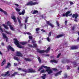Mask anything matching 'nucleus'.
Wrapping results in <instances>:
<instances>
[{"mask_svg": "<svg viewBox=\"0 0 79 79\" xmlns=\"http://www.w3.org/2000/svg\"><path fill=\"white\" fill-rule=\"evenodd\" d=\"M2 45L3 46H4V45H5L4 44V43H2Z\"/></svg>", "mask_w": 79, "mask_h": 79, "instance_id": "338daca9", "label": "nucleus"}, {"mask_svg": "<svg viewBox=\"0 0 79 79\" xmlns=\"http://www.w3.org/2000/svg\"><path fill=\"white\" fill-rule=\"evenodd\" d=\"M50 50V47H49L45 51L44 50H40L37 49V51L38 52H39V53H44V52L48 53V52H49V50Z\"/></svg>", "mask_w": 79, "mask_h": 79, "instance_id": "20e7f679", "label": "nucleus"}, {"mask_svg": "<svg viewBox=\"0 0 79 79\" xmlns=\"http://www.w3.org/2000/svg\"><path fill=\"white\" fill-rule=\"evenodd\" d=\"M52 69L53 70V71H57V69L55 68H53Z\"/></svg>", "mask_w": 79, "mask_h": 79, "instance_id": "a18cd8bd", "label": "nucleus"}, {"mask_svg": "<svg viewBox=\"0 0 79 79\" xmlns=\"http://www.w3.org/2000/svg\"><path fill=\"white\" fill-rule=\"evenodd\" d=\"M19 15H22V13L21 12H19Z\"/></svg>", "mask_w": 79, "mask_h": 79, "instance_id": "bf43d9fd", "label": "nucleus"}, {"mask_svg": "<svg viewBox=\"0 0 79 79\" xmlns=\"http://www.w3.org/2000/svg\"><path fill=\"white\" fill-rule=\"evenodd\" d=\"M8 50H9L10 49V50H11V51H12L13 52H14L15 51V49L13 48L10 46V45H9V46L7 47Z\"/></svg>", "mask_w": 79, "mask_h": 79, "instance_id": "2eb2a0df", "label": "nucleus"}, {"mask_svg": "<svg viewBox=\"0 0 79 79\" xmlns=\"http://www.w3.org/2000/svg\"><path fill=\"white\" fill-rule=\"evenodd\" d=\"M73 4H74V3L73 2H70V5H73Z\"/></svg>", "mask_w": 79, "mask_h": 79, "instance_id": "3c124183", "label": "nucleus"}, {"mask_svg": "<svg viewBox=\"0 0 79 79\" xmlns=\"http://www.w3.org/2000/svg\"><path fill=\"white\" fill-rule=\"evenodd\" d=\"M58 61H56L55 60H51V63H57Z\"/></svg>", "mask_w": 79, "mask_h": 79, "instance_id": "5701e85b", "label": "nucleus"}, {"mask_svg": "<svg viewBox=\"0 0 79 79\" xmlns=\"http://www.w3.org/2000/svg\"><path fill=\"white\" fill-rule=\"evenodd\" d=\"M0 29L1 31H2V32H3V30H2V29L1 27H0Z\"/></svg>", "mask_w": 79, "mask_h": 79, "instance_id": "4d7b16f0", "label": "nucleus"}, {"mask_svg": "<svg viewBox=\"0 0 79 79\" xmlns=\"http://www.w3.org/2000/svg\"><path fill=\"white\" fill-rule=\"evenodd\" d=\"M52 35V32H49V34H48V37L46 39V40L48 42H50V40H51V39L50 38V37L51 36V35Z\"/></svg>", "mask_w": 79, "mask_h": 79, "instance_id": "1a4fd4ad", "label": "nucleus"}, {"mask_svg": "<svg viewBox=\"0 0 79 79\" xmlns=\"http://www.w3.org/2000/svg\"><path fill=\"white\" fill-rule=\"evenodd\" d=\"M75 26H73L72 29V30H74V29L75 28Z\"/></svg>", "mask_w": 79, "mask_h": 79, "instance_id": "8fccbe9b", "label": "nucleus"}, {"mask_svg": "<svg viewBox=\"0 0 79 79\" xmlns=\"http://www.w3.org/2000/svg\"><path fill=\"white\" fill-rule=\"evenodd\" d=\"M46 71L47 72H48V74H50L53 73V71L51 69H48L46 70Z\"/></svg>", "mask_w": 79, "mask_h": 79, "instance_id": "ddd939ff", "label": "nucleus"}, {"mask_svg": "<svg viewBox=\"0 0 79 79\" xmlns=\"http://www.w3.org/2000/svg\"><path fill=\"white\" fill-rule=\"evenodd\" d=\"M29 39H30V40H32V37L31 36H29Z\"/></svg>", "mask_w": 79, "mask_h": 79, "instance_id": "a19ab883", "label": "nucleus"}, {"mask_svg": "<svg viewBox=\"0 0 79 79\" xmlns=\"http://www.w3.org/2000/svg\"><path fill=\"white\" fill-rule=\"evenodd\" d=\"M0 55H3V53L0 51Z\"/></svg>", "mask_w": 79, "mask_h": 79, "instance_id": "69168bd1", "label": "nucleus"}, {"mask_svg": "<svg viewBox=\"0 0 79 79\" xmlns=\"http://www.w3.org/2000/svg\"><path fill=\"white\" fill-rule=\"evenodd\" d=\"M32 43H35V42H36V41H35L34 40L32 41Z\"/></svg>", "mask_w": 79, "mask_h": 79, "instance_id": "0e129e2a", "label": "nucleus"}, {"mask_svg": "<svg viewBox=\"0 0 79 79\" xmlns=\"http://www.w3.org/2000/svg\"><path fill=\"white\" fill-rule=\"evenodd\" d=\"M43 68H45V69H50V67H48L46 66L42 65L41 66V67L38 69V71H40L41 69H43Z\"/></svg>", "mask_w": 79, "mask_h": 79, "instance_id": "39448f33", "label": "nucleus"}, {"mask_svg": "<svg viewBox=\"0 0 79 79\" xmlns=\"http://www.w3.org/2000/svg\"><path fill=\"white\" fill-rule=\"evenodd\" d=\"M6 63V59H4V60H3V61L2 62V66H3V65H4V64H5Z\"/></svg>", "mask_w": 79, "mask_h": 79, "instance_id": "6ab92c4d", "label": "nucleus"}, {"mask_svg": "<svg viewBox=\"0 0 79 79\" xmlns=\"http://www.w3.org/2000/svg\"><path fill=\"white\" fill-rule=\"evenodd\" d=\"M20 75H21V76H25V75L23 74V73L21 74Z\"/></svg>", "mask_w": 79, "mask_h": 79, "instance_id": "6e6d98bb", "label": "nucleus"}, {"mask_svg": "<svg viewBox=\"0 0 79 79\" xmlns=\"http://www.w3.org/2000/svg\"><path fill=\"white\" fill-rule=\"evenodd\" d=\"M74 65L75 66V67H76L77 66V64H76V63H74Z\"/></svg>", "mask_w": 79, "mask_h": 79, "instance_id": "052dcab7", "label": "nucleus"}, {"mask_svg": "<svg viewBox=\"0 0 79 79\" xmlns=\"http://www.w3.org/2000/svg\"><path fill=\"white\" fill-rule=\"evenodd\" d=\"M6 42H8V38H6Z\"/></svg>", "mask_w": 79, "mask_h": 79, "instance_id": "774afa93", "label": "nucleus"}, {"mask_svg": "<svg viewBox=\"0 0 79 79\" xmlns=\"http://www.w3.org/2000/svg\"><path fill=\"white\" fill-rule=\"evenodd\" d=\"M71 11H67L65 13H64L62 15V16H63L64 17H68V16H71L73 14H72L71 13ZM69 14H70L69 15Z\"/></svg>", "mask_w": 79, "mask_h": 79, "instance_id": "7ed1b4c3", "label": "nucleus"}, {"mask_svg": "<svg viewBox=\"0 0 79 79\" xmlns=\"http://www.w3.org/2000/svg\"><path fill=\"white\" fill-rule=\"evenodd\" d=\"M24 34H27L29 35H31V34L29 32H24Z\"/></svg>", "mask_w": 79, "mask_h": 79, "instance_id": "cd10ccee", "label": "nucleus"}, {"mask_svg": "<svg viewBox=\"0 0 79 79\" xmlns=\"http://www.w3.org/2000/svg\"><path fill=\"white\" fill-rule=\"evenodd\" d=\"M11 66V64L10 63H7V65L6 66V68H8L9 67H10Z\"/></svg>", "mask_w": 79, "mask_h": 79, "instance_id": "412c9836", "label": "nucleus"}, {"mask_svg": "<svg viewBox=\"0 0 79 79\" xmlns=\"http://www.w3.org/2000/svg\"><path fill=\"white\" fill-rule=\"evenodd\" d=\"M11 19L13 20L15 23H16V22H17V21H16V17L15 16L13 15L11 16Z\"/></svg>", "mask_w": 79, "mask_h": 79, "instance_id": "f3484780", "label": "nucleus"}, {"mask_svg": "<svg viewBox=\"0 0 79 79\" xmlns=\"http://www.w3.org/2000/svg\"><path fill=\"white\" fill-rule=\"evenodd\" d=\"M64 77L65 78H67V74H66L64 76Z\"/></svg>", "mask_w": 79, "mask_h": 79, "instance_id": "680f3d73", "label": "nucleus"}, {"mask_svg": "<svg viewBox=\"0 0 79 79\" xmlns=\"http://www.w3.org/2000/svg\"><path fill=\"white\" fill-rule=\"evenodd\" d=\"M39 4L38 2H33L32 1H30L29 2H28L27 4V5L29 6H33L34 5H37Z\"/></svg>", "mask_w": 79, "mask_h": 79, "instance_id": "f03ea898", "label": "nucleus"}, {"mask_svg": "<svg viewBox=\"0 0 79 79\" xmlns=\"http://www.w3.org/2000/svg\"><path fill=\"white\" fill-rule=\"evenodd\" d=\"M33 46H32L31 44H28V46L29 47H37V44H33Z\"/></svg>", "mask_w": 79, "mask_h": 79, "instance_id": "dca6fc26", "label": "nucleus"}, {"mask_svg": "<svg viewBox=\"0 0 79 79\" xmlns=\"http://www.w3.org/2000/svg\"><path fill=\"white\" fill-rule=\"evenodd\" d=\"M16 10L17 11L19 12V11H20L21 9H20L16 8Z\"/></svg>", "mask_w": 79, "mask_h": 79, "instance_id": "4c0bfd02", "label": "nucleus"}, {"mask_svg": "<svg viewBox=\"0 0 79 79\" xmlns=\"http://www.w3.org/2000/svg\"><path fill=\"white\" fill-rule=\"evenodd\" d=\"M24 13H25V10L23 9L22 12V14L23 15H24Z\"/></svg>", "mask_w": 79, "mask_h": 79, "instance_id": "473e14b6", "label": "nucleus"}, {"mask_svg": "<svg viewBox=\"0 0 79 79\" xmlns=\"http://www.w3.org/2000/svg\"><path fill=\"white\" fill-rule=\"evenodd\" d=\"M5 32L6 34H10V35L11 34V31L8 32L7 31H5Z\"/></svg>", "mask_w": 79, "mask_h": 79, "instance_id": "c85d7f7f", "label": "nucleus"}, {"mask_svg": "<svg viewBox=\"0 0 79 79\" xmlns=\"http://www.w3.org/2000/svg\"><path fill=\"white\" fill-rule=\"evenodd\" d=\"M64 23L65 26H67L66 24H67V23H68V21H67V20H66L65 21Z\"/></svg>", "mask_w": 79, "mask_h": 79, "instance_id": "79ce46f5", "label": "nucleus"}, {"mask_svg": "<svg viewBox=\"0 0 79 79\" xmlns=\"http://www.w3.org/2000/svg\"><path fill=\"white\" fill-rule=\"evenodd\" d=\"M66 61L67 63H69V61L68 59H67L66 60Z\"/></svg>", "mask_w": 79, "mask_h": 79, "instance_id": "5fc2aeb1", "label": "nucleus"}, {"mask_svg": "<svg viewBox=\"0 0 79 79\" xmlns=\"http://www.w3.org/2000/svg\"><path fill=\"white\" fill-rule=\"evenodd\" d=\"M45 70L44 69H42L41 71H40V74L41 73H45Z\"/></svg>", "mask_w": 79, "mask_h": 79, "instance_id": "c9c22d12", "label": "nucleus"}, {"mask_svg": "<svg viewBox=\"0 0 79 79\" xmlns=\"http://www.w3.org/2000/svg\"><path fill=\"white\" fill-rule=\"evenodd\" d=\"M7 24L8 26H10V29H11L12 31H15V29H14L13 27H12V26L11 25V23H10V22H7Z\"/></svg>", "mask_w": 79, "mask_h": 79, "instance_id": "6e6552de", "label": "nucleus"}, {"mask_svg": "<svg viewBox=\"0 0 79 79\" xmlns=\"http://www.w3.org/2000/svg\"><path fill=\"white\" fill-rule=\"evenodd\" d=\"M18 74V72H15V73H14L12 75V76H15L16 74Z\"/></svg>", "mask_w": 79, "mask_h": 79, "instance_id": "7c9ffc66", "label": "nucleus"}, {"mask_svg": "<svg viewBox=\"0 0 79 79\" xmlns=\"http://www.w3.org/2000/svg\"><path fill=\"white\" fill-rule=\"evenodd\" d=\"M18 21L19 23V24H21V20L19 19V18H17Z\"/></svg>", "mask_w": 79, "mask_h": 79, "instance_id": "2f4dec72", "label": "nucleus"}, {"mask_svg": "<svg viewBox=\"0 0 79 79\" xmlns=\"http://www.w3.org/2000/svg\"><path fill=\"white\" fill-rule=\"evenodd\" d=\"M72 18H75V20H74L75 21L77 22V20H76L77 19V17H78V15L77 14H73L72 16Z\"/></svg>", "mask_w": 79, "mask_h": 79, "instance_id": "9b49d317", "label": "nucleus"}, {"mask_svg": "<svg viewBox=\"0 0 79 79\" xmlns=\"http://www.w3.org/2000/svg\"><path fill=\"white\" fill-rule=\"evenodd\" d=\"M40 29V28H37L36 29V31H39Z\"/></svg>", "mask_w": 79, "mask_h": 79, "instance_id": "c03bdc74", "label": "nucleus"}, {"mask_svg": "<svg viewBox=\"0 0 79 79\" xmlns=\"http://www.w3.org/2000/svg\"><path fill=\"white\" fill-rule=\"evenodd\" d=\"M25 29H26V24H25Z\"/></svg>", "mask_w": 79, "mask_h": 79, "instance_id": "e2e57ef3", "label": "nucleus"}, {"mask_svg": "<svg viewBox=\"0 0 79 79\" xmlns=\"http://www.w3.org/2000/svg\"><path fill=\"white\" fill-rule=\"evenodd\" d=\"M0 11L2 12L5 15H7V13H6V12L3 10L1 8H0Z\"/></svg>", "mask_w": 79, "mask_h": 79, "instance_id": "a211bd4d", "label": "nucleus"}, {"mask_svg": "<svg viewBox=\"0 0 79 79\" xmlns=\"http://www.w3.org/2000/svg\"><path fill=\"white\" fill-rule=\"evenodd\" d=\"M36 71L32 69H28V73H35Z\"/></svg>", "mask_w": 79, "mask_h": 79, "instance_id": "9d476101", "label": "nucleus"}, {"mask_svg": "<svg viewBox=\"0 0 79 79\" xmlns=\"http://www.w3.org/2000/svg\"><path fill=\"white\" fill-rule=\"evenodd\" d=\"M24 60H25L26 61H32V60L30 59L27 58H25L24 59Z\"/></svg>", "mask_w": 79, "mask_h": 79, "instance_id": "4be33fe9", "label": "nucleus"}, {"mask_svg": "<svg viewBox=\"0 0 79 79\" xmlns=\"http://www.w3.org/2000/svg\"><path fill=\"white\" fill-rule=\"evenodd\" d=\"M63 35H58L56 36V38H60V37H63Z\"/></svg>", "mask_w": 79, "mask_h": 79, "instance_id": "b1692460", "label": "nucleus"}, {"mask_svg": "<svg viewBox=\"0 0 79 79\" xmlns=\"http://www.w3.org/2000/svg\"><path fill=\"white\" fill-rule=\"evenodd\" d=\"M41 43H42L41 41V40H40L38 42V43L40 44H41Z\"/></svg>", "mask_w": 79, "mask_h": 79, "instance_id": "864d4df0", "label": "nucleus"}, {"mask_svg": "<svg viewBox=\"0 0 79 79\" xmlns=\"http://www.w3.org/2000/svg\"><path fill=\"white\" fill-rule=\"evenodd\" d=\"M27 19H28V17H27L26 18L25 20V23H27Z\"/></svg>", "mask_w": 79, "mask_h": 79, "instance_id": "58836bf2", "label": "nucleus"}, {"mask_svg": "<svg viewBox=\"0 0 79 79\" xmlns=\"http://www.w3.org/2000/svg\"><path fill=\"white\" fill-rule=\"evenodd\" d=\"M14 66H16L18 64V63H15L14 64Z\"/></svg>", "mask_w": 79, "mask_h": 79, "instance_id": "ea45409f", "label": "nucleus"}, {"mask_svg": "<svg viewBox=\"0 0 79 79\" xmlns=\"http://www.w3.org/2000/svg\"><path fill=\"white\" fill-rule=\"evenodd\" d=\"M61 55V54H58V55H57V58H59V57H60V56Z\"/></svg>", "mask_w": 79, "mask_h": 79, "instance_id": "49530a36", "label": "nucleus"}, {"mask_svg": "<svg viewBox=\"0 0 79 79\" xmlns=\"http://www.w3.org/2000/svg\"><path fill=\"white\" fill-rule=\"evenodd\" d=\"M56 23L58 26H60V24H59V23H58V21L56 22Z\"/></svg>", "mask_w": 79, "mask_h": 79, "instance_id": "37998d69", "label": "nucleus"}, {"mask_svg": "<svg viewBox=\"0 0 79 79\" xmlns=\"http://www.w3.org/2000/svg\"><path fill=\"white\" fill-rule=\"evenodd\" d=\"M14 44L17 45V47L20 48H23V46L19 45V44H20L21 45H26L27 44V42H19L16 39H14Z\"/></svg>", "mask_w": 79, "mask_h": 79, "instance_id": "f257e3e1", "label": "nucleus"}, {"mask_svg": "<svg viewBox=\"0 0 79 79\" xmlns=\"http://www.w3.org/2000/svg\"><path fill=\"white\" fill-rule=\"evenodd\" d=\"M23 24L21 23H19V25H20V27H22V26H23Z\"/></svg>", "mask_w": 79, "mask_h": 79, "instance_id": "de8ad7c7", "label": "nucleus"}, {"mask_svg": "<svg viewBox=\"0 0 79 79\" xmlns=\"http://www.w3.org/2000/svg\"><path fill=\"white\" fill-rule=\"evenodd\" d=\"M38 13V11L37 10H34L32 13V14L35 15V14H36V13Z\"/></svg>", "mask_w": 79, "mask_h": 79, "instance_id": "c756f323", "label": "nucleus"}, {"mask_svg": "<svg viewBox=\"0 0 79 79\" xmlns=\"http://www.w3.org/2000/svg\"><path fill=\"white\" fill-rule=\"evenodd\" d=\"M14 58L15 60H16L17 61H18L19 60V59L16 56H14Z\"/></svg>", "mask_w": 79, "mask_h": 79, "instance_id": "bb28decb", "label": "nucleus"}, {"mask_svg": "<svg viewBox=\"0 0 79 79\" xmlns=\"http://www.w3.org/2000/svg\"><path fill=\"white\" fill-rule=\"evenodd\" d=\"M79 48V45L77 46H72L71 48V50H76Z\"/></svg>", "mask_w": 79, "mask_h": 79, "instance_id": "0eeeda50", "label": "nucleus"}, {"mask_svg": "<svg viewBox=\"0 0 79 79\" xmlns=\"http://www.w3.org/2000/svg\"><path fill=\"white\" fill-rule=\"evenodd\" d=\"M18 70L19 71H20L21 70V71H23V72H24V73H28V69L26 70L25 69H22L20 68H18Z\"/></svg>", "mask_w": 79, "mask_h": 79, "instance_id": "423d86ee", "label": "nucleus"}, {"mask_svg": "<svg viewBox=\"0 0 79 79\" xmlns=\"http://www.w3.org/2000/svg\"><path fill=\"white\" fill-rule=\"evenodd\" d=\"M46 23L47 24H48V25H49L50 26H51L52 27H54V25H53V24H52L51 23H50V22L47 21Z\"/></svg>", "mask_w": 79, "mask_h": 79, "instance_id": "4468645a", "label": "nucleus"}, {"mask_svg": "<svg viewBox=\"0 0 79 79\" xmlns=\"http://www.w3.org/2000/svg\"><path fill=\"white\" fill-rule=\"evenodd\" d=\"M15 6H19V5H18V4H15Z\"/></svg>", "mask_w": 79, "mask_h": 79, "instance_id": "13d9d810", "label": "nucleus"}, {"mask_svg": "<svg viewBox=\"0 0 79 79\" xmlns=\"http://www.w3.org/2000/svg\"><path fill=\"white\" fill-rule=\"evenodd\" d=\"M43 75L44 76H42L41 77H42V79H44H44H45V76H46V74H43Z\"/></svg>", "mask_w": 79, "mask_h": 79, "instance_id": "a878e982", "label": "nucleus"}, {"mask_svg": "<svg viewBox=\"0 0 79 79\" xmlns=\"http://www.w3.org/2000/svg\"><path fill=\"white\" fill-rule=\"evenodd\" d=\"M50 56V55L48 54L46 55L45 56Z\"/></svg>", "mask_w": 79, "mask_h": 79, "instance_id": "603ef678", "label": "nucleus"}, {"mask_svg": "<svg viewBox=\"0 0 79 79\" xmlns=\"http://www.w3.org/2000/svg\"><path fill=\"white\" fill-rule=\"evenodd\" d=\"M38 60H39V62H40V63H41V60H40V57H38Z\"/></svg>", "mask_w": 79, "mask_h": 79, "instance_id": "e433bc0d", "label": "nucleus"}, {"mask_svg": "<svg viewBox=\"0 0 79 79\" xmlns=\"http://www.w3.org/2000/svg\"><path fill=\"white\" fill-rule=\"evenodd\" d=\"M6 74L4 75V77L8 75V73H9V71H8L7 72H6Z\"/></svg>", "mask_w": 79, "mask_h": 79, "instance_id": "72a5a7b5", "label": "nucleus"}, {"mask_svg": "<svg viewBox=\"0 0 79 79\" xmlns=\"http://www.w3.org/2000/svg\"><path fill=\"white\" fill-rule=\"evenodd\" d=\"M2 35L3 36V37H4V39H6V38H7V37H6V35H5V34L3 33Z\"/></svg>", "mask_w": 79, "mask_h": 79, "instance_id": "f704fd0d", "label": "nucleus"}, {"mask_svg": "<svg viewBox=\"0 0 79 79\" xmlns=\"http://www.w3.org/2000/svg\"><path fill=\"white\" fill-rule=\"evenodd\" d=\"M16 56H21V57L23 56V55L21 54V53L19 52L18 51L16 52Z\"/></svg>", "mask_w": 79, "mask_h": 79, "instance_id": "f8f14e48", "label": "nucleus"}, {"mask_svg": "<svg viewBox=\"0 0 79 79\" xmlns=\"http://www.w3.org/2000/svg\"><path fill=\"white\" fill-rule=\"evenodd\" d=\"M62 71H61L60 72H59L55 74V76H59V75H61V72Z\"/></svg>", "mask_w": 79, "mask_h": 79, "instance_id": "aec40b11", "label": "nucleus"}, {"mask_svg": "<svg viewBox=\"0 0 79 79\" xmlns=\"http://www.w3.org/2000/svg\"><path fill=\"white\" fill-rule=\"evenodd\" d=\"M3 26L6 29H8V27H7V25H6L5 24H3Z\"/></svg>", "mask_w": 79, "mask_h": 79, "instance_id": "393cba45", "label": "nucleus"}, {"mask_svg": "<svg viewBox=\"0 0 79 79\" xmlns=\"http://www.w3.org/2000/svg\"><path fill=\"white\" fill-rule=\"evenodd\" d=\"M51 59H52V58H55V57L53 56H51Z\"/></svg>", "mask_w": 79, "mask_h": 79, "instance_id": "09e8293b", "label": "nucleus"}]
</instances>
